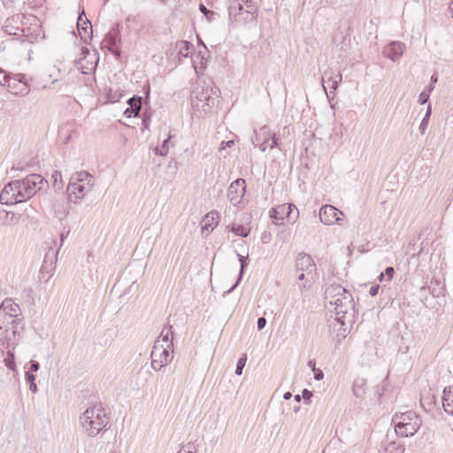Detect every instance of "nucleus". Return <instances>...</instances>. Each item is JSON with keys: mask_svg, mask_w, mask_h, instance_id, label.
I'll use <instances>...</instances> for the list:
<instances>
[{"mask_svg": "<svg viewBox=\"0 0 453 453\" xmlns=\"http://www.w3.org/2000/svg\"><path fill=\"white\" fill-rule=\"evenodd\" d=\"M40 368V364L37 362V361H35V360H31L30 362V368H29V372H35L39 370Z\"/></svg>", "mask_w": 453, "mask_h": 453, "instance_id": "49530a36", "label": "nucleus"}, {"mask_svg": "<svg viewBox=\"0 0 453 453\" xmlns=\"http://www.w3.org/2000/svg\"><path fill=\"white\" fill-rule=\"evenodd\" d=\"M245 193L246 181L242 178H238L230 184L227 189V197L234 206H241Z\"/></svg>", "mask_w": 453, "mask_h": 453, "instance_id": "1a4fd4ad", "label": "nucleus"}, {"mask_svg": "<svg viewBox=\"0 0 453 453\" xmlns=\"http://www.w3.org/2000/svg\"><path fill=\"white\" fill-rule=\"evenodd\" d=\"M329 304L334 306V308H338L340 305L343 304V296H340L337 299L333 300Z\"/></svg>", "mask_w": 453, "mask_h": 453, "instance_id": "09e8293b", "label": "nucleus"}, {"mask_svg": "<svg viewBox=\"0 0 453 453\" xmlns=\"http://www.w3.org/2000/svg\"><path fill=\"white\" fill-rule=\"evenodd\" d=\"M334 309L335 320L342 326H351L355 321V305L351 293L343 296V304Z\"/></svg>", "mask_w": 453, "mask_h": 453, "instance_id": "423d86ee", "label": "nucleus"}, {"mask_svg": "<svg viewBox=\"0 0 453 453\" xmlns=\"http://www.w3.org/2000/svg\"><path fill=\"white\" fill-rule=\"evenodd\" d=\"M431 114H432V105L429 104L427 105V109H426V114H425V116H424L423 119L421 120V123H420V125L418 127V130H419L421 134H425V133H426V128L428 127V124H429Z\"/></svg>", "mask_w": 453, "mask_h": 453, "instance_id": "c756f323", "label": "nucleus"}, {"mask_svg": "<svg viewBox=\"0 0 453 453\" xmlns=\"http://www.w3.org/2000/svg\"><path fill=\"white\" fill-rule=\"evenodd\" d=\"M418 416L412 411H407L404 413L395 414L393 418L392 422L395 425H403L404 423L409 424V422H412L413 420L418 421Z\"/></svg>", "mask_w": 453, "mask_h": 453, "instance_id": "4be33fe9", "label": "nucleus"}, {"mask_svg": "<svg viewBox=\"0 0 453 453\" xmlns=\"http://www.w3.org/2000/svg\"><path fill=\"white\" fill-rule=\"evenodd\" d=\"M219 215L218 211L208 212L202 219V230L211 232L219 224Z\"/></svg>", "mask_w": 453, "mask_h": 453, "instance_id": "6ab92c4d", "label": "nucleus"}, {"mask_svg": "<svg viewBox=\"0 0 453 453\" xmlns=\"http://www.w3.org/2000/svg\"><path fill=\"white\" fill-rule=\"evenodd\" d=\"M15 321H18V314L6 313L0 310V330L8 334L10 324H13Z\"/></svg>", "mask_w": 453, "mask_h": 453, "instance_id": "aec40b11", "label": "nucleus"}, {"mask_svg": "<svg viewBox=\"0 0 453 453\" xmlns=\"http://www.w3.org/2000/svg\"><path fill=\"white\" fill-rule=\"evenodd\" d=\"M24 19V14H16L7 18L3 26L4 32L9 35L25 36L24 28L19 27V25L23 24Z\"/></svg>", "mask_w": 453, "mask_h": 453, "instance_id": "9b49d317", "label": "nucleus"}, {"mask_svg": "<svg viewBox=\"0 0 453 453\" xmlns=\"http://www.w3.org/2000/svg\"><path fill=\"white\" fill-rule=\"evenodd\" d=\"M220 90L217 87L197 86L191 92V105L196 118L202 119L219 102Z\"/></svg>", "mask_w": 453, "mask_h": 453, "instance_id": "f03ea898", "label": "nucleus"}, {"mask_svg": "<svg viewBox=\"0 0 453 453\" xmlns=\"http://www.w3.org/2000/svg\"><path fill=\"white\" fill-rule=\"evenodd\" d=\"M9 216H11V219H14V213L12 211H7L4 209L0 210V224L4 225L8 222Z\"/></svg>", "mask_w": 453, "mask_h": 453, "instance_id": "58836bf2", "label": "nucleus"}, {"mask_svg": "<svg viewBox=\"0 0 453 453\" xmlns=\"http://www.w3.org/2000/svg\"><path fill=\"white\" fill-rule=\"evenodd\" d=\"M366 380L364 378H357L352 385V392L356 397L361 398L365 394Z\"/></svg>", "mask_w": 453, "mask_h": 453, "instance_id": "393cba45", "label": "nucleus"}, {"mask_svg": "<svg viewBox=\"0 0 453 453\" xmlns=\"http://www.w3.org/2000/svg\"><path fill=\"white\" fill-rule=\"evenodd\" d=\"M349 292L341 285H330L325 290V300L328 303H332L333 300L337 299L340 296H345Z\"/></svg>", "mask_w": 453, "mask_h": 453, "instance_id": "f3484780", "label": "nucleus"}, {"mask_svg": "<svg viewBox=\"0 0 453 453\" xmlns=\"http://www.w3.org/2000/svg\"><path fill=\"white\" fill-rule=\"evenodd\" d=\"M51 180L53 181L54 188L56 190H60L63 188L62 174L58 171H54L51 175Z\"/></svg>", "mask_w": 453, "mask_h": 453, "instance_id": "72a5a7b5", "label": "nucleus"}, {"mask_svg": "<svg viewBox=\"0 0 453 453\" xmlns=\"http://www.w3.org/2000/svg\"><path fill=\"white\" fill-rule=\"evenodd\" d=\"M25 379L27 383L35 381V376L33 372H26L25 373Z\"/></svg>", "mask_w": 453, "mask_h": 453, "instance_id": "6e6d98bb", "label": "nucleus"}, {"mask_svg": "<svg viewBox=\"0 0 453 453\" xmlns=\"http://www.w3.org/2000/svg\"><path fill=\"white\" fill-rule=\"evenodd\" d=\"M68 234H69V231H67L66 233L60 234V242H61L60 245L63 244V242H64L65 239L67 237Z\"/></svg>", "mask_w": 453, "mask_h": 453, "instance_id": "338daca9", "label": "nucleus"}, {"mask_svg": "<svg viewBox=\"0 0 453 453\" xmlns=\"http://www.w3.org/2000/svg\"><path fill=\"white\" fill-rule=\"evenodd\" d=\"M167 364H165L163 360H159L157 357H154V359H151V367L155 371H159L161 368L165 366Z\"/></svg>", "mask_w": 453, "mask_h": 453, "instance_id": "37998d69", "label": "nucleus"}, {"mask_svg": "<svg viewBox=\"0 0 453 453\" xmlns=\"http://www.w3.org/2000/svg\"><path fill=\"white\" fill-rule=\"evenodd\" d=\"M104 42L105 43H111L113 46L120 44L121 37L119 25H117L116 27H113L106 34Z\"/></svg>", "mask_w": 453, "mask_h": 453, "instance_id": "b1692460", "label": "nucleus"}, {"mask_svg": "<svg viewBox=\"0 0 453 453\" xmlns=\"http://www.w3.org/2000/svg\"><path fill=\"white\" fill-rule=\"evenodd\" d=\"M434 85H433V84H431V83H430L429 85H427V86L424 88V91H426V92H427V94H429V95H430V94H431V92L434 90Z\"/></svg>", "mask_w": 453, "mask_h": 453, "instance_id": "69168bd1", "label": "nucleus"}, {"mask_svg": "<svg viewBox=\"0 0 453 453\" xmlns=\"http://www.w3.org/2000/svg\"><path fill=\"white\" fill-rule=\"evenodd\" d=\"M0 310L6 313L17 314V312L19 311V306L13 303L12 300L5 299L0 305Z\"/></svg>", "mask_w": 453, "mask_h": 453, "instance_id": "cd10ccee", "label": "nucleus"}, {"mask_svg": "<svg viewBox=\"0 0 453 453\" xmlns=\"http://www.w3.org/2000/svg\"><path fill=\"white\" fill-rule=\"evenodd\" d=\"M234 140H229V141H226V142H222L220 143V146L219 148V150H225L226 147L230 148L234 145Z\"/></svg>", "mask_w": 453, "mask_h": 453, "instance_id": "603ef678", "label": "nucleus"}, {"mask_svg": "<svg viewBox=\"0 0 453 453\" xmlns=\"http://www.w3.org/2000/svg\"><path fill=\"white\" fill-rule=\"evenodd\" d=\"M387 450L390 453H403L404 448L402 445H396L395 442H392L388 445Z\"/></svg>", "mask_w": 453, "mask_h": 453, "instance_id": "79ce46f5", "label": "nucleus"}, {"mask_svg": "<svg viewBox=\"0 0 453 453\" xmlns=\"http://www.w3.org/2000/svg\"><path fill=\"white\" fill-rule=\"evenodd\" d=\"M242 11H243V4H242L240 1L239 3L237 4L236 6H233L231 5L229 7V15L232 17V16H234V17H237L238 15H241L242 14Z\"/></svg>", "mask_w": 453, "mask_h": 453, "instance_id": "4c0bfd02", "label": "nucleus"}, {"mask_svg": "<svg viewBox=\"0 0 453 453\" xmlns=\"http://www.w3.org/2000/svg\"><path fill=\"white\" fill-rule=\"evenodd\" d=\"M269 216L275 225L293 224L299 217V211L293 203H283L272 208Z\"/></svg>", "mask_w": 453, "mask_h": 453, "instance_id": "39448f33", "label": "nucleus"}, {"mask_svg": "<svg viewBox=\"0 0 453 453\" xmlns=\"http://www.w3.org/2000/svg\"><path fill=\"white\" fill-rule=\"evenodd\" d=\"M279 141L280 139L273 134L272 136L265 137L259 148L262 151H265L268 147L271 149L279 147Z\"/></svg>", "mask_w": 453, "mask_h": 453, "instance_id": "bb28decb", "label": "nucleus"}, {"mask_svg": "<svg viewBox=\"0 0 453 453\" xmlns=\"http://www.w3.org/2000/svg\"><path fill=\"white\" fill-rule=\"evenodd\" d=\"M149 125H150V118L144 117L142 119V126L144 127V128L149 129Z\"/></svg>", "mask_w": 453, "mask_h": 453, "instance_id": "0e129e2a", "label": "nucleus"}, {"mask_svg": "<svg viewBox=\"0 0 453 453\" xmlns=\"http://www.w3.org/2000/svg\"><path fill=\"white\" fill-rule=\"evenodd\" d=\"M194 49V46L191 42L188 41L181 42V47L180 49L179 54L182 58H188L189 51Z\"/></svg>", "mask_w": 453, "mask_h": 453, "instance_id": "f704fd0d", "label": "nucleus"}, {"mask_svg": "<svg viewBox=\"0 0 453 453\" xmlns=\"http://www.w3.org/2000/svg\"><path fill=\"white\" fill-rule=\"evenodd\" d=\"M379 289H380V286L379 285H373L370 288V290H369V294L371 296H375L378 292H379Z\"/></svg>", "mask_w": 453, "mask_h": 453, "instance_id": "bf43d9fd", "label": "nucleus"}, {"mask_svg": "<svg viewBox=\"0 0 453 453\" xmlns=\"http://www.w3.org/2000/svg\"><path fill=\"white\" fill-rule=\"evenodd\" d=\"M230 231L236 236L247 237L250 234V230L242 225H231Z\"/></svg>", "mask_w": 453, "mask_h": 453, "instance_id": "7c9ffc66", "label": "nucleus"}, {"mask_svg": "<svg viewBox=\"0 0 453 453\" xmlns=\"http://www.w3.org/2000/svg\"><path fill=\"white\" fill-rule=\"evenodd\" d=\"M298 286L300 288H306L311 282H306V272H300L297 276Z\"/></svg>", "mask_w": 453, "mask_h": 453, "instance_id": "ea45409f", "label": "nucleus"}, {"mask_svg": "<svg viewBox=\"0 0 453 453\" xmlns=\"http://www.w3.org/2000/svg\"><path fill=\"white\" fill-rule=\"evenodd\" d=\"M237 257H238V260L241 264V268H240V273H239V276H238V279L235 282V284L230 288L229 291H232L238 284L239 282L241 281L242 278V275H243V272L246 268V266L248 265V263H249V257H244L241 254H237Z\"/></svg>", "mask_w": 453, "mask_h": 453, "instance_id": "c85d7f7f", "label": "nucleus"}, {"mask_svg": "<svg viewBox=\"0 0 453 453\" xmlns=\"http://www.w3.org/2000/svg\"><path fill=\"white\" fill-rule=\"evenodd\" d=\"M404 49V43L401 42H392L385 48L383 52L388 58L395 62L403 56Z\"/></svg>", "mask_w": 453, "mask_h": 453, "instance_id": "2eb2a0df", "label": "nucleus"}, {"mask_svg": "<svg viewBox=\"0 0 453 453\" xmlns=\"http://www.w3.org/2000/svg\"><path fill=\"white\" fill-rule=\"evenodd\" d=\"M421 424L420 418L418 421L413 420L412 422H409V424L404 423L403 425H395V431L396 434L402 437H409L414 435L418 430Z\"/></svg>", "mask_w": 453, "mask_h": 453, "instance_id": "4468645a", "label": "nucleus"}, {"mask_svg": "<svg viewBox=\"0 0 453 453\" xmlns=\"http://www.w3.org/2000/svg\"><path fill=\"white\" fill-rule=\"evenodd\" d=\"M81 55H83V58H81L76 62V67L81 71L82 73H88V71H92L95 69V64L93 62L90 63V66H85L83 65V60L86 58L88 55H89V50L86 47L81 49Z\"/></svg>", "mask_w": 453, "mask_h": 453, "instance_id": "a878e982", "label": "nucleus"}, {"mask_svg": "<svg viewBox=\"0 0 453 453\" xmlns=\"http://www.w3.org/2000/svg\"><path fill=\"white\" fill-rule=\"evenodd\" d=\"M308 366L313 371L317 370L316 368V361L314 359H311L308 361Z\"/></svg>", "mask_w": 453, "mask_h": 453, "instance_id": "052dcab7", "label": "nucleus"}, {"mask_svg": "<svg viewBox=\"0 0 453 453\" xmlns=\"http://www.w3.org/2000/svg\"><path fill=\"white\" fill-rule=\"evenodd\" d=\"M170 134H168L167 138H165L159 147H156L154 149V152L158 156H165L169 150V142H170Z\"/></svg>", "mask_w": 453, "mask_h": 453, "instance_id": "2f4dec72", "label": "nucleus"}, {"mask_svg": "<svg viewBox=\"0 0 453 453\" xmlns=\"http://www.w3.org/2000/svg\"><path fill=\"white\" fill-rule=\"evenodd\" d=\"M430 95L427 94L426 91H422L418 96V103L420 104H425L429 100Z\"/></svg>", "mask_w": 453, "mask_h": 453, "instance_id": "c03bdc74", "label": "nucleus"}, {"mask_svg": "<svg viewBox=\"0 0 453 453\" xmlns=\"http://www.w3.org/2000/svg\"><path fill=\"white\" fill-rule=\"evenodd\" d=\"M178 453H196V449L194 446L187 445L183 447Z\"/></svg>", "mask_w": 453, "mask_h": 453, "instance_id": "3c124183", "label": "nucleus"}, {"mask_svg": "<svg viewBox=\"0 0 453 453\" xmlns=\"http://www.w3.org/2000/svg\"><path fill=\"white\" fill-rule=\"evenodd\" d=\"M441 403L444 411L448 415L453 416V386L444 388Z\"/></svg>", "mask_w": 453, "mask_h": 453, "instance_id": "a211bd4d", "label": "nucleus"}, {"mask_svg": "<svg viewBox=\"0 0 453 453\" xmlns=\"http://www.w3.org/2000/svg\"><path fill=\"white\" fill-rule=\"evenodd\" d=\"M3 79L11 93L21 96H26L29 93L30 89L25 74L4 73Z\"/></svg>", "mask_w": 453, "mask_h": 453, "instance_id": "0eeeda50", "label": "nucleus"}, {"mask_svg": "<svg viewBox=\"0 0 453 453\" xmlns=\"http://www.w3.org/2000/svg\"><path fill=\"white\" fill-rule=\"evenodd\" d=\"M107 50L114 55L117 58H120L121 50L119 45H114L111 43H106Z\"/></svg>", "mask_w": 453, "mask_h": 453, "instance_id": "a19ab883", "label": "nucleus"}, {"mask_svg": "<svg viewBox=\"0 0 453 453\" xmlns=\"http://www.w3.org/2000/svg\"><path fill=\"white\" fill-rule=\"evenodd\" d=\"M341 216H343V212L331 204H325L319 210V219L324 225L339 223Z\"/></svg>", "mask_w": 453, "mask_h": 453, "instance_id": "9d476101", "label": "nucleus"}, {"mask_svg": "<svg viewBox=\"0 0 453 453\" xmlns=\"http://www.w3.org/2000/svg\"><path fill=\"white\" fill-rule=\"evenodd\" d=\"M247 359H248V357H247L246 353L242 354V357L239 358L237 365H236V368H235L236 375L240 376L242 374L243 369L247 363Z\"/></svg>", "mask_w": 453, "mask_h": 453, "instance_id": "e433bc0d", "label": "nucleus"}, {"mask_svg": "<svg viewBox=\"0 0 453 453\" xmlns=\"http://www.w3.org/2000/svg\"><path fill=\"white\" fill-rule=\"evenodd\" d=\"M5 365L6 366L9 368V369H13L15 367V362H14V359H13V357L12 358H10V357H8L5 360Z\"/></svg>", "mask_w": 453, "mask_h": 453, "instance_id": "13d9d810", "label": "nucleus"}, {"mask_svg": "<svg viewBox=\"0 0 453 453\" xmlns=\"http://www.w3.org/2000/svg\"><path fill=\"white\" fill-rule=\"evenodd\" d=\"M22 319L18 317V321L13 322V324H10L9 326V334L12 335L13 339H15L16 334H19V328H23Z\"/></svg>", "mask_w": 453, "mask_h": 453, "instance_id": "c9c22d12", "label": "nucleus"}, {"mask_svg": "<svg viewBox=\"0 0 453 453\" xmlns=\"http://www.w3.org/2000/svg\"><path fill=\"white\" fill-rule=\"evenodd\" d=\"M329 304L334 306V308H338L340 305L343 304V296H340L337 299L333 300Z\"/></svg>", "mask_w": 453, "mask_h": 453, "instance_id": "8fccbe9b", "label": "nucleus"}, {"mask_svg": "<svg viewBox=\"0 0 453 453\" xmlns=\"http://www.w3.org/2000/svg\"><path fill=\"white\" fill-rule=\"evenodd\" d=\"M142 97L140 96H134L127 100L128 107L124 111V115L127 118L137 117L140 115L142 109Z\"/></svg>", "mask_w": 453, "mask_h": 453, "instance_id": "dca6fc26", "label": "nucleus"}, {"mask_svg": "<svg viewBox=\"0 0 453 453\" xmlns=\"http://www.w3.org/2000/svg\"><path fill=\"white\" fill-rule=\"evenodd\" d=\"M105 409L99 405L88 408L81 416L80 423L89 437L96 436L109 424Z\"/></svg>", "mask_w": 453, "mask_h": 453, "instance_id": "7ed1b4c3", "label": "nucleus"}, {"mask_svg": "<svg viewBox=\"0 0 453 453\" xmlns=\"http://www.w3.org/2000/svg\"><path fill=\"white\" fill-rule=\"evenodd\" d=\"M12 335H11L9 333L6 334V333H4V331L0 330V346L8 348L12 344L14 345L15 344V342H13L14 339H12Z\"/></svg>", "mask_w": 453, "mask_h": 453, "instance_id": "473e14b6", "label": "nucleus"}, {"mask_svg": "<svg viewBox=\"0 0 453 453\" xmlns=\"http://www.w3.org/2000/svg\"><path fill=\"white\" fill-rule=\"evenodd\" d=\"M327 75V73H324V76L322 77V86L329 102H331L330 94L334 93L337 89L340 82L342 81V76L340 72L330 73L327 80L326 81L325 77Z\"/></svg>", "mask_w": 453, "mask_h": 453, "instance_id": "f8f14e48", "label": "nucleus"}, {"mask_svg": "<svg viewBox=\"0 0 453 453\" xmlns=\"http://www.w3.org/2000/svg\"><path fill=\"white\" fill-rule=\"evenodd\" d=\"M313 373H314V379L316 380H321L324 377V372L320 369H317V370L313 371Z\"/></svg>", "mask_w": 453, "mask_h": 453, "instance_id": "4d7b16f0", "label": "nucleus"}, {"mask_svg": "<svg viewBox=\"0 0 453 453\" xmlns=\"http://www.w3.org/2000/svg\"><path fill=\"white\" fill-rule=\"evenodd\" d=\"M394 273H395V271L392 266H388L385 269V275L388 277V280H390L393 278Z\"/></svg>", "mask_w": 453, "mask_h": 453, "instance_id": "864d4df0", "label": "nucleus"}, {"mask_svg": "<svg viewBox=\"0 0 453 453\" xmlns=\"http://www.w3.org/2000/svg\"><path fill=\"white\" fill-rule=\"evenodd\" d=\"M302 397L303 398L304 403H308L312 397V392L308 389H303L302 392Z\"/></svg>", "mask_w": 453, "mask_h": 453, "instance_id": "a18cd8bd", "label": "nucleus"}, {"mask_svg": "<svg viewBox=\"0 0 453 453\" xmlns=\"http://www.w3.org/2000/svg\"><path fill=\"white\" fill-rule=\"evenodd\" d=\"M44 181V178L36 173L29 174L21 180H12L2 189L0 203L13 205L26 202L42 188Z\"/></svg>", "mask_w": 453, "mask_h": 453, "instance_id": "f257e3e1", "label": "nucleus"}, {"mask_svg": "<svg viewBox=\"0 0 453 453\" xmlns=\"http://www.w3.org/2000/svg\"><path fill=\"white\" fill-rule=\"evenodd\" d=\"M266 325V319L265 317H260L258 318L257 321V329L260 331L262 329L265 328Z\"/></svg>", "mask_w": 453, "mask_h": 453, "instance_id": "de8ad7c7", "label": "nucleus"}, {"mask_svg": "<svg viewBox=\"0 0 453 453\" xmlns=\"http://www.w3.org/2000/svg\"><path fill=\"white\" fill-rule=\"evenodd\" d=\"M384 387L383 386H378L376 389V394L378 395V398L380 399L383 394Z\"/></svg>", "mask_w": 453, "mask_h": 453, "instance_id": "680f3d73", "label": "nucleus"}, {"mask_svg": "<svg viewBox=\"0 0 453 453\" xmlns=\"http://www.w3.org/2000/svg\"><path fill=\"white\" fill-rule=\"evenodd\" d=\"M93 186L94 177L89 173H75L70 177L66 189L70 201L77 203L91 190Z\"/></svg>", "mask_w": 453, "mask_h": 453, "instance_id": "20e7f679", "label": "nucleus"}, {"mask_svg": "<svg viewBox=\"0 0 453 453\" xmlns=\"http://www.w3.org/2000/svg\"><path fill=\"white\" fill-rule=\"evenodd\" d=\"M47 270V266L45 265H42V266L41 267V270L39 272L40 273V279H42L43 276V273L44 272Z\"/></svg>", "mask_w": 453, "mask_h": 453, "instance_id": "774afa93", "label": "nucleus"}, {"mask_svg": "<svg viewBox=\"0 0 453 453\" xmlns=\"http://www.w3.org/2000/svg\"><path fill=\"white\" fill-rule=\"evenodd\" d=\"M157 339L161 340V343L165 345V348H168L170 349H173V334L172 331L171 326H165L162 329L160 335L157 337Z\"/></svg>", "mask_w": 453, "mask_h": 453, "instance_id": "412c9836", "label": "nucleus"}, {"mask_svg": "<svg viewBox=\"0 0 453 453\" xmlns=\"http://www.w3.org/2000/svg\"><path fill=\"white\" fill-rule=\"evenodd\" d=\"M77 28L81 35H82V33L88 34V29H90V31H92V26L89 20L85 16L84 9H82L81 12L79 13L77 20Z\"/></svg>", "mask_w": 453, "mask_h": 453, "instance_id": "5701e85b", "label": "nucleus"}, {"mask_svg": "<svg viewBox=\"0 0 453 453\" xmlns=\"http://www.w3.org/2000/svg\"><path fill=\"white\" fill-rule=\"evenodd\" d=\"M29 384V389L33 392V393H35L37 392V386L35 384V381L34 382H30L28 383Z\"/></svg>", "mask_w": 453, "mask_h": 453, "instance_id": "e2e57ef3", "label": "nucleus"}, {"mask_svg": "<svg viewBox=\"0 0 453 453\" xmlns=\"http://www.w3.org/2000/svg\"><path fill=\"white\" fill-rule=\"evenodd\" d=\"M171 351H173V349L165 348V345L161 343V340L157 339L154 342L150 357L151 359L157 357L159 360H163L165 364H169L173 358V355L171 354Z\"/></svg>", "mask_w": 453, "mask_h": 453, "instance_id": "ddd939ff", "label": "nucleus"}, {"mask_svg": "<svg viewBox=\"0 0 453 453\" xmlns=\"http://www.w3.org/2000/svg\"><path fill=\"white\" fill-rule=\"evenodd\" d=\"M296 267L297 272H306V282L315 280L316 265L310 255L303 252L299 253L296 259Z\"/></svg>", "mask_w": 453, "mask_h": 453, "instance_id": "6e6552de", "label": "nucleus"}, {"mask_svg": "<svg viewBox=\"0 0 453 453\" xmlns=\"http://www.w3.org/2000/svg\"><path fill=\"white\" fill-rule=\"evenodd\" d=\"M199 10H200V12H201L203 14H204L205 16H207L208 14H210V15H214V12H211V11H210V10H208V9L205 7V5H204V4H199Z\"/></svg>", "mask_w": 453, "mask_h": 453, "instance_id": "5fc2aeb1", "label": "nucleus"}]
</instances>
